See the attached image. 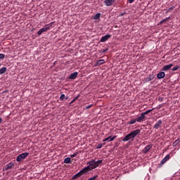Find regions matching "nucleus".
<instances>
[{
    "instance_id": "obj_23",
    "label": "nucleus",
    "mask_w": 180,
    "mask_h": 180,
    "mask_svg": "<svg viewBox=\"0 0 180 180\" xmlns=\"http://www.w3.org/2000/svg\"><path fill=\"white\" fill-rule=\"evenodd\" d=\"M154 110V108H153L152 110H148L146 112H143L142 114L146 116V115H148L149 113H150V112H153Z\"/></svg>"
},
{
    "instance_id": "obj_28",
    "label": "nucleus",
    "mask_w": 180,
    "mask_h": 180,
    "mask_svg": "<svg viewBox=\"0 0 180 180\" xmlns=\"http://www.w3.org/2000/svg\"><path fill=\"white\" fill-rule=\"evenodd\" d=\"M174 8H175V6L170 7L169 9H167V13L171 12V11H173Z\"/></svg>"
},
{
    "instance_id": "obj_42",
    "label": "nucleus",
    "mask_w": 180,
    "mask_h": 180,
    "mask_svg": "<svg viewBox=\"0 0 180 180\" xmlns=\"http://www.w3.org/2000/svg\"><path fill=\"white\" fill-rule=\"evenodd\" d=\"M75 101L74 100H72L70 103V105L74 103Z\"/></svg>"
},
{
    "instance_id": "obj_1",
    "label": "nucleus",
    "mask_w": 180,
    "mask_h": 180,
    "mask_svg": "<svg viewBox=\"0 0 180 180\" xmlns=\"http://www.w3.org/2000/svg\"><path fill=\"white\" fill-rule=\"evenodd\" d=\"M87 167H84L86 172H89V171H92V169H95L96 168V165H95V160H91V161L87 162Z\"/></svg>"
},
{
    "instance_id": "obj_18",
    "label": "nucleus",
    "mask_w": 180,
    "mask_h": 180,
    "mask_svg": "<svg viewBox=\"0 0 180 180\" xmlns=\"http://www.w3.org/2000/svg\"><path fill=\"white\" fill-rule=\"evenodd\" d=\"M103 160H97V161L94 160V164H95L96 168H98V167H99V165H101V164H103Z\"/></svg>"
},
{
    "instance_id": "obj_14",
    "label": "nucleus",
    "mask_w": 180,
    "mask_h": 180,
    "mask_svg": "<svg viewBox=\"0 0 180 180\" xmlns=\"http://www.w3.org/2000/svg\"><path fill=\"white\" fill-rule=\"evenodd\" d=\"M165 72H160L157 75L158 79H162V78H165Z\"/></svg>"
},
{
    "instance_id": "obj_35",
    "label": "nucleus",
    "mask_w": 180,
    "mask_h": 180,
    "mask_svg": "<svg viewBox=\"0 0 180 180\" xmlns=\"http://www.w3.org/2000/svg\"><path fill=\"white\" fill-rule=\"evenodd\" d=\"M2 58H5V54L4 53H0V60Z\"/></svg>"
},
{
    "instance_id": "obj_36",
    "label": "nucleus",
    "mask_w": 180,
    "mask_h": 180,
    "mask_svg": "<svg viewBox=\"0 0 180 180\" xmlns=\"http://www.w3.org/2000/svg\"><path fill=\"white\" fill-rule=\"evenodd\" d=\"M178 146V143L176 142V141L173 143V146L176 147Z\"/></svg>"
},
{
    "instance_id": "obj_9",
    "label": "nucleus",
    "mask_w": 180,
    "mask_h": 180,
    "mask_svg": "<svg viewBox=\"0 0 180 180\" xmlns=\"http://www.w3.org/2000/svg\"><path fill=\"white\" fill-rule=\"evenodd\" d=\"M141 130V129H136L130 132L131 135H132V137L135 139L136 136H138V134H140Z\"/></svg>"
},
{
    "instance_id": "obj_22",
    "label": "nucleus",
    "mask_w": 180,
    "mask_h": 180,
    "mask_svg": "<svg viewBox=\"0 0 180 180\" xmlns=\"http://www.w3.org/2000/svg\"><path fill=\"white\" fill-rule=\"evenodd\" d=\"M6 72V68L4 67L0 69V74L2 75V74H5Z\"/></svg>"
},
{
    "instance_id": "obj_10",
    "label": "nucleus",
    "mask_w": 180,
    "mask_h": 180,
    "mask_svg": "<svg viewBox=\"0 0 180 180\" xmlns=\"http://www.w3.org/2000/svg\"><path fill=\"white\" fill-rule=\"evenodd\" d=\"M162 124V121L161 120H159L153 126V129H160L161 127V125Z\"/></svg>"
},
{
    "instance_id": "obj_19",
    "label": "nucleus",
    "mask_w": 180,
    "mask_h": 180,
    "mask_svg": "<svg viewBox=\"0 0 180 180\" xmlns=\"http://www.w3.org/2000/svg\"><path fill=\"white\" fill-rule=\"evenodd\" d=\"M154 79V75H150L148 77H146V82H150V81H153Z\"/></svg>"
},
{
    "instance_id": "obj_6",
    "label": "nucleus",
    "mask_w": 180,
    "mask_h": 180,
    "mask_svg": "<svg viewBox=\"0 0 180 180\" xmlns=\"http://www.w3.org/2000/svg\"><path fill=\"white\" fill-rule=\"evenodd\" d=\"M172 67H174V64L170 63L169 65H166L165 66L162 67V71H169V70H171V68H172Z\"/></svg>"
},
{
    "instance_id": "obj_25",
    "label": "nucleus",
    "mask_w": 180,
    "mask_h": 180,
    "mask_svg": "<svg viewBox=\"0 0 180 180\" xmlns=\"http://www.w3.org/2000/svg\"><path fill=\"white\" fill-rule=\"evenodd\" d=\"M179 68H180L179 65H176L175 67L172 68V71H178Z\"/></svg>"
},
{
    "instance_id": "obj_20",
    "label": "nucleus",
    "mask_w": 180,
    "mask_h": 180,
    "mask_svg": "<svg viewBox=\"0 0 180 180\" xmlns=\"http://www.w3.org/2000/svg\"><path fill=\"white\" fill-rule=\"evenodd\" d=\"M136 122H137L136 119H131V120H129L128 122H127V124H134V123H136Z\"/></svg>"
},
{
    "instance_id": "obj_32",
    "label": "nucleus",
    "mask_w": 180,
    "mask_h": 180,
    "mask_svg": "<svg viewBox=\"0 0 180 180\" xmlns=\"http://www.w3.org/2000/svg\"><path fill=\"white\" fill-rule=\"evenodd\" d=\"M102 146H103L102 143H99V144H98V145L96 146V148H97V149L102 148Z\"/></svg>"
},
{
    "instance_id": "obj_44",
    "label": "nucleus",
    "mask_w": 180,
    "mask_h": 180,
    "mask_svg": "<svg viewBox=\"0 0 180 180\" xmlns=\"http://www.w3.org/2000/svg\"><path fill=\"white\" fill-rule=\"evenodd\" d=\"M68 99V98H66V100Z\"/></svg>"
},
{
    "instance_id": "obj_5",
    "label": "nucleus",
    "mask_w": 180,
    "mask_h": 180,
    "mask_svg": "<svg viewBox=\"0 0 180 180\" xmlns=\"http://www.w3.org/2000/svg\"><path fill=\"white\" fill-rule=\"evenodd\" d=\"M131 140V141H133V140H134V138L132 136L131 134L129 133L128 134H127L122 139V141H129Z\"/></svg>"
},
{
    "instance_id": "obj_24",
    "label": "nucleus",
    "mask_w": 180,
    "mask_h": 180,
    "mask_svg": "<svg viewBox=\"0 0 180 180\" xmlns=\"http://www.w3.org/2000/svg\"><path fill=\"white\" fill-rule=\"evenodd\" d=\"M99 18H101V13H98L94 16L93 19H94V20H96L97 19H99Z\"/></svg>"
},
{
    "instance_id": "obj_34",
    "label": "nucleus",
    "mask_w": 180,
    "mask_h": 180,
    "mask_svg": "<svg viewBox=\"0 0 180 180\" xmlns=\"http://www.w3.org/2000/svg\"><path fill=\"white\" fill-rule=\"evenodd\" d=\"M111 136L107 137L106 139H105L103 141H109V140H110Z\"/></svg>"
},
{
    "instance_id": "obj_17",
    "label": "nucleus",
    "mask_w": 180,
    "mask_h": 180,
    "mask_svg": "<svg viewBox=\"0 0 180 180\" xmlns=\"http://www.w3.org/2000/svg\"><path fill=\"white\" fill-rule=\"evenodd\" d=\"M171 158L169 155H166L161 161V164H165L167 161H168Z\"/></svg>"
},
{
    "instance_id": "obj_40",
    "label": "nucleus",
    "mask_w": 180,
    "mask_h": 180,
    "mask_svg": "<svg viewBox=\"0 0 180 180\" xmlns=\"http://www.w3.org/2000/svg\"><path fill=\"white\" fill-rule=\"evenodd\" d=\"M124 15H126V13H122L120 16H124Z\"/></svg>"
},
{
    "instance_id": "obj_7",
    "label": "nucleus",
    "mask_w": 180,
    "mask_h": 180,
    "mask_svg": "<svg viewBox=\"0 0 180 180\" xmlns=\"http://www.w3.org/2000/svg\"><path fill=\"white\" fill-rule=\"evenodd\" d=\"M111 37H112V35L106 34L101 37L100 41H101V43H104V41H108V40H109V39H110Z\"/></svg>"
},
{
    "instance_id": "obj_13",
    "label": "nucleus",
    "mask_w": 180,
    "mask_h": 180,
    "mask_svg": "<svg viewBox=\"0 0 180 180\" xmlns=\"http://www.w3.org/2000/svg\"><path fill=\"white\" fill-rule=\"evenodd\" d=\"M15 165V164H13V162H11L8 164H7L5 166V169L6 171H8V169H12V167Z\"/></svg>"
},
{
    "instance_id": "obj_43",
    "label": "nucleus",
    "mask_w": 180,
    "mask_h": 180,
    "mask_svg": "<svg viewBox=\"0 0 180 180\" xmlns=\"http://www.w3.org/2000/svg\"><path fill=\"white\" fill-rule=\"evenodd\" d=\"M103 144V146H105V144H106L105 143H102Z\"/></svg>"
},
{
    "instance_id": "obj_31",
    "label": "nucleus",
    "mask_w": 180,
    "mask_h": 180,
    "mask_svg": "<svg viewBox=\"0 0 180 180\" xmlns=\"http://www.w3.org/2000/svg\"><path fill=\"white\" fill-rule=\"evenodd\" d=\"M115 139H116V136H111V138H110V140L108 141H113V140H115Z\"/></svg>"
},
{
    "instance_id": "obj_15",
    "label": "nucleus",
    "mask_w": 180,
    "mask_h": 180,
    "mask_svg": "<svg viewBox=\"0 0 180 180\" xmlns=\"http://www.w3.org/2000/svg\"><path fill=\"white\" fill-rule=\"evenodd\" d=\"M78 77V72H75L73 73H71L69 76V79H75Z\"/></svg>"
},
{
    "instance_id": "obj_33",
    "label": "nucleus",
    "mask_w": 180,
    "mask_h": 180,
    "mask_svg": "<svg viewBox=\"0 0 180 180\" xmlns=\"http://www.w3.org/2000/svg\"><path fill=\"white\" fill-rule=\"evenodd\" d=\"M77 155H78V153H75L73 155H71L70 157H71V158H74L77 157Z\"/></svg>"
},
{
    "instance_id": "obj_21",
    "label": "nucleus",
    "mask_w": 180,
    "mask_h": 180,
    "mask_svg": "<svg viewBox=\"0 0 180 180\" xmlns=\"http://www.w3.org/2000/svg\"><path fill=\"white\" fill-rule=\"evenodd\" d=\"M64 163L65 164H71V158H66L64 160Z\"/></svg>"
},
{
    "instance_id": "obj_41",
    "label": "nucleus",
    "mask_w": 180,
    "mask_h": 180,
    "mask_svg": "<svg viewBox=\"0 0 180 180\" xmlns=\"http://www.w3.org/2000/svg\"><path fill=\"white\" fill-rule=\"evenodd\" d=\"M106 51H108V49H105V50H103L102 53H106Z\"/></svg>"
},
{
    "instance_id": "obj_26",
    "label": "nucleus",
    "mask_w": 180,
    "mask_h": 180,
    "mask_svg": "<svg viewBox=\"0 0 180 180\" xmlns=\"http://www.w3.org/2000/svg\"><path fill=\"white\" fill-rule=\"evenodd\" d=\"M169 19H170V18L169 17V18H167L162 20V21H160V25H162V23L167 22V20H169Z\"/></svg>"
},
{
    "instance_id": "obj_11",
    "label": "nucleus",
    "mask_w": 180,
    "mask_h": 180,
    "mask_svg": "<svg viewBox=\"0 0 180 180\" xmlns=\"http://www.w3.org/2000/svg\"><path fill=\"white\" fill-rule=\"evenodd\" d=\"M115 0H105L104 4L106 5V6H112L113 4H115Z\"/></svg>"
},
{
    "instance_id": "obj_12",
    "label": "nucleus",
    "mask_w": 180,
    "mask_h": 180,
    "mask_svg": "<svg viewBox=\"0 0 180 180\" xmlns=\"http://www.w3.org/2000/svg\"><path fill=\"white\" fill-rule=\"evenodd\" d=\"M103 64H105V60L101 59L95 63L94 67H99V65H103Z\"/></svg>"
},
{
    "instance_id": "obj_4",
    "label": "nucleus",
    "mask_w": 180,
    "mask_h": 180,
    "mask_svg": "<svg viewBox=\"0 0 180 180\" xmlns=\"http://www.w3.org/2000/svg\"><path fill=\"white\" fill-rule=\"evenodd\" d=\"M85 174H87V172H86L85 169L83 168L80 172H79L72 176V179H77V178H79V176H82V175Z\"/></svg>"
},
{
    "instance_id": "obj_2",
    "label": "nucleus",
    "mask_w": 180,
    "mask_h": 180,
    "mask_svg": "<svg viewBox=\"0 0 180 180\" xmlns=\"http://www.w3.org/2000/svg\"><path fill=\"white\" fill-rule=\"evenodd\" d=\"M51 27V24H48L45 25L44 27H42L37 32L38 36H41V34H43L44 32H47V30H50Z\"/></svg>"
},
{
    "instance_id": "obj_38",
    "label": "nucleus",
    "mask_w": 180,
    "mask_h": 180,
    "mask_svg": "<svg viewBox=\"0 0 180 180\" xmlns=\"http://www.w3.org/2000/svg\"><path fill=\"white\" fill-rule=\"evenodd\" d=\"M175 141L179 144V143H180V138H178Z\"/></svg>"
},
{
    "instance_id": "obj_29",
    "label": "nucleus",
    "mask_w": 180,
    "mask_h": 180,
    "mask_svg": "<svg viewBox=\"0 0 180 180\" xmlns=\"http://www.w3.org/2000/svg\"><path fill=\"white\" fill-rule=\"evenodd\" d=\"M96 178H98V175H95L92 177H90L88 180H95L96 179Z\"/></svg>"
},
{
    "instance_id": "obj_37",
    "label": "nucleus",
    "mask_w": 180,
    "mask_h": 180,
    "mask_svg": "<svg viewBox=\"0 0 180 180\" xmlns=\"http://www.w3.org/2000/svg\"><path fill=\"white\" fill-rule=\"evenodd\" d=\"M78 98H79V96H76V97L73 99V101H75H75H78Z\"/></svg>"
},
{
    "instance_id": "obj_16",
    "label": "nucleus",
    "mask_w": 180,
    "mask_h": 180,
    "mask_svg": "<svg viewBox=\"0 0 180 180\" xmlns=\"http://www.w3.org/2000/svg\"><path fill=\"white\" fill-rule=\"evenodd\" d=\"M144 119H146V116H144L142 113L140 117L136 118V122L141 123V122H144Z\"/></svg>"
},
{
    "instance_id": "obj_3",
    "label": "nucleus",
    "mask_w": 180,
    "mask_h": 180,
    "mask_svg": "<svg viewBox=\"0 0 180 180\" xmlns=\"http://www.w3.org/2000/svg\"><path fill=\"white\" fill-rule=\"evenodd\" d=\"M28 155H29V153H23L20 154L16 158V162H20V161H22V160H25Z\"/></svg>"
},
{
    "instance_id": "obj_27",
    "label": "nucleus",
    "mask_w": 180,
    "mask_h": 180,
    "mask_svg": "<svg viewBox=\"0 0 180 180\" xmlns=\"http://www.w3.org/2000/svg\"><path fill=\"white\" fill-rule=\"evenodd\" d=\"M65 99V94H61L60 96V101H64Z\"/></svg>"
},
{
    "instance_id": "obj_30",
    "label": "nucleus",
    "mask_w": 180,
    "mask_h": 180,
    "mask_svg": "<svg viewBox=\"0 0 180 180\" xmlns=\"http://www.w3.org/2000/svg\"><path fill=\"white\" fill-rule=\"evenodd\" d=\"M92 106H94V105L91 104L89 105H86V107H84V109L87 110V109H91V108H92Z\"/></svg>"
},
{
    "instance_id": "obj_39",
    "label": "nucleus",
    "mask_w": 180,
    "mask_h": 180,
    "mask_svg": "<svg viewBox=\"0 0 180 180\" xmlns=\"http://www.w3.org/2000/svg\"><path fill=\"white\" fill-rule=\"evenodd\" d=\"M134 1V0H128V2H129V4H133Z\"/></svg>"
},
{
    "instance_id": "obj_8",
    "label": "nucleus",
    "mask_w": 180,
    "mask_h": 180,
    "mask_svg": "<svg viewBox=\"0 0 180 180\" xmlns=\"http://www.w3.org/2000/svg\"><path fill=\"white\" fill-rule=\"evenodd\" d=\"M151 148H153V145H148L143 149L142 153L147 154Z\"/></svg>"
}]
</instances>
